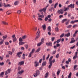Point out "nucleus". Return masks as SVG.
<instances>
[{
	"label": "nucleus",
	"instance_id": "1",
	"mask_svg": "<svg viewBox=\"0 0 78 78\" xmlns=\"http://www.w3.org/2000/svg\"><path fill=\"white\" fill-rule=\"evenodd\" d=\"M19 44L20 45H22L24 44L25 42H23V39L21 37H20L19 38Z\"/></svg>",
	"mask_w": 78,
	"mask_h": 78
},
{
	"label": "nucleus",
	"instance_id": "2",
	"mask_svg": "<svg viewBox=\"0 0 78 78\" xmlns=\"http://www.w3.org/2000/svg\"><path fill=\"white\" fill-rule=\"evenodd\" d=\"M40 36V31H39V29H38V31L36 35V40L37 39V38H39Z\"/></svg>",
	"mask_w": 78,
	"mask_h": 78
},
{
	"label": "nucleus",
	"instance_id": "3",
	"mask_svg": "<svg viewBox=\"0 0 78 78\" xmlns=\"http://www.w3.org/2000/svg\"><path fill=\"white\" fill-rule=\"evenodd\" d=\"M40 74V73L39 72V70H37L36 73H34L33 75L34 77H36L37 75H39Z\"/></svg>",
	"mask_w": 78,
	"mask_h": 78
},
{
	"label": "nucleus",
	"instance_id": "4",
	"mask_svg": "<svg viewBox=\"0 0 78 78\" xmlns=\"http://www.w3.org/2000/svg\"><path fill=\"white\" fill-rule=\"evenodd\" d=\"M23 52H19L17 53V55L18 56L19 58H21V55H20L22 54Z\"/></svg>",
	"mask_w": 78,
	"mask_h": 78
},
{
	"label": "nucleus",
	"instance_id": "5",
	"mask_svg": "<svg viewBox=\"0 0 78 78\" xmlns=\"http://www.w3.org/2000/svg\"><path fill=\"white\" fill-rule=\"evenodd\" d=\"M68 8H74V7H75V4H71L68 5Z\"/></svg>",
	"mask_w": 78,
	"mask_h": 78
},
{
	"label": "nucleus",
	"instance_id": "6",
	"mask_svg": "<svg viewBox=\"0 0 78 78\" xmlns=\"http://www.w3.org/2000/svg\"><path fill=\"white\" fill-rule=\"evenodd\" d=\"M47 10V8L45 7L43 9H41L39 10L40 12H45Z\"/></svg>",
	"mask_w": 78,
	"mask_h": 78
},
{
	"label": "nucleus",
	"instance_id": "7",
	"mask_svg": "<svg viewBox=\"0 0 78 78\" xmlns=\"http://www.w3.org/2000/svg\"><path fill=\"white\" fill-rule=\"evenodd\" d=\"M34 64L35 67H37V66H39V63L37 62V61H36L35 62Z\"/></svg>",
	"mask_w": 78,
	"mask_h": 78
},
{
	"label": "nucleus",
	"instance_id": "8",
	"mask_svg": "<svg viewBox=\"0 0 78 78\" xmlns=\"http://www.w3.org/2000/svg\"><path fill=\"white\" fill-rule=\"evenodd\" d=\"M11 72V69H8L5 71V75H8V73H9Z\"/></svg>",
	"mask_w": 78,
	"mask_h": 78
},
{
	"label": "nucleus",
	"instance_id": "9",
	"mask_svg": "<svg viewBox=\"0 0 78 78\" xmlns=\"http://www.w3.org/2000/svg\"><path fill=\"white\" fill-rule=\"evenodd\" d=\"M71 41L70 42V44H72V43H74V42H75V39L73 38H72Z\"/></svg>",
	"mask_w": 78,
	"mask_h": 78
},
{
	"label": "nucleus",
	"instance_id": "10",
	"mask_svg": "<svg viewBox=\"0 0 78 78\" xmlns=\"http://www.w3.org/2000/svg\"><path fill=\"white\" fill-rule=\"evenodd\" d=\"M41 14L42 15L38 16V17H41V18H44V15H43V14H44V13L43 12H41Z\"/></svg>",
	"mask_w": 78,
	"mask_h": 78
},
{
	"label": "nucleus",
	"instance_id": "11",
	"mask_svg": "<svg viewBox=\"0 0 78 78\" xmlns=\"http://www.w3.org/2000/svg\"><path fill=\"white\" fill-rule=\"evenodd\" d=\"M57 12H58V14H63V11L61 9H60V10H58Z\"/></svg>",
	"mask_w": 78,
	"mask_h": 78
},
{
	"label": "nucleus",
	"instance_id": "12",
	"mask_svg": "<svg viewBox=\"0 0 78 78\" xmlns=\"http://www.w3.org/2000/svg\"><path fill=\"white\" fill-rule=\"evenodd\" d=\"M46 45L48 46H52V43L51 42H49V43H47Z\"/></svg>",
	"mask_w": 78,
	"mask_h": 78
},
{
	"label": "nucleus",
	"instance_id": "13",
	"mask_svg": "<svg viewBox=\"0 0 78 78\" xmlns=\"http://www.w3.org/2000/svg\"><path fill=\"white\" fill-rule=\"evenodd\" d=\"M53 56H52L49 59V63L51 62V63H52V61H51V60H52V59H53Z\"/></svg>",
	"mask_w": 78,
	"mask_h": 78
},
{
	"label": "nucleus",
	"instance_id": "14",
	"mask_svg": "<svg viewBox=\"0 0 78 78\" xmlns=\"http://www.w3.org/2000/svg\"><path fill=\"white\" fill-rule=\"evenodd\" d=\"M23 64H24V61H22L19 62V65L20 66H22V65H23Z\"/></svg>",
	"mask_w": 78,
	"mask_h": 78
},
{
	"label": "nucleus",
	"instance_id": "15",
	"mask_svg": "<svg viewBox=\"0 0 78 78\" xmlns=\"http://www.w3.org/2000/svg\"><path fill=\"white\" fill-rule=\"evenodd\" d=\"M11 14V11L10 10H8L6 12V14L7 15H9V14Z\"/></svg>",
	"mask_w": 78,
	"mask_h": 78
},
{
	"label": "nucleus",
	"instance_id": "16",
	"mask_svg": "<svg viewBox=\"0 0 78 78\" xmlns=\"http://www.w3.org/2000/svg\"><path fill=\"white\" fill-rule=\"evenodd\" d=\"M23 72H24V70H22L21 71L18 72V73L20 74V75H22Z\"/></svg>",
	"mask_w": 78,
	"mask_h": 78
},
{
	"label": "nucleus",
	"instance_id": "17",
	"mask_svg": "<svg viewBox=\"0 0 78 78\" xmlns=\"http://www.w3.org/2000/svg\"><path fill=\"white\" fill-rule=\"evenodd\" d=\"M27 37V35H24L22 37V39H25Z\"/></svg>",
	"mask_w": 78,
	"mask_h": 78
},
{
	"label": "nucleus",
	"instance_id": "18",
	"mask_svg": "<svg viewBox=\"0 0 78 78\" xmlns=\"http://www.w3.org/2000/svg\"><path fill=\"white\" fill-rule=\"evenodd\" d=\"M42 27L44 30H45V29H46V25H45V24H44V25H43L42 26Z\"/></svg>",
	"mask_w": 78,
	"mask_h": 78
},
{
	"label": "nucleus",
	"instance_id": "19",
	"mask_svg": "<svg viewBox=\"0 0 78 78\" xmlns=\"http://www.w3.org/2000/svg\"><path fill=\"white\" fill-rule=\"evenodd\" d=\"M44 39H45L44 38H42L41 40V41L40 42H41L42 44H44Z\"/></svg>",
	"mask_w": 78,
	"mask_h": 78
},
{
	"label": "nucleus",
	"instance_id": "20",
	"mask_svg": "<svg viewBox=\"0 0 78 78\" xmlns=\"http://www.w3.org/2000/svg\"><path fill=\"white\" fill-rule=\"evenodd\" d=\"M2 23L3 24H4V25H8V23L5 21H2Z\"/></svg>",
	"mask_w": 78,
	"mask_h": 78
},
{
	"label": "nucleus",
	"instance_id": "21",
	"mask_svg": "<svg viewBox=\"0 0 78 78\" xmlns=\"http://www.w3.org/2000/svg\"><path fill=\"white\" fill-rule=\"evenodd\" d=\"M48 73L47 72V73L45 74V78H48Z\"/></svg>",
	"mask_w": 78,
	"mask_h": 78
},
{
	"label": "nucleus",
	"instance_id": "22",
	"mask_svg": "<svg viewBox=\"0 0 78 78\" xmlns=\"http://www.w3.org/2000/svg\"><path fill=\"white\" fill-rule=\"evenodd\" d=\"M17 38L16 37H15L13 39V41L14 42H17Z\"/></svg>",
	"mask_w": 78,
	"mask_h": 78
},
{
	"label": "nucleus",
	"instance_id": "23",
	"mask_svg": "<svg viewBox=\"0 0 78 78\" xmlns=\"http://www.w3.org/2000/svg\"><path fill=\"white\" fill-rule=\"evenodd\" d=\"M4 73H5V72H2L1 73L0 75V76L1 77H3V76Z\"/></svg>",
	"mask_w": 78,
	"mask_h": 78
},
{
	"label": "nucleus",
	"instance_id": "24",
	"mask_svg": "<svg viewBox=\"0 0 78 78\" xmlns=\"http://www.w3.org/2000/svg\"><path fill=\"white\" fill-rule=\"evenodd\" d=\"M70 33L69 32L68 34H66L65 35V36H66V37H69L70 36Z\"/></svg>",
	"mask_w": 78,
	"mask_h": 78
},
{
	"label": "nucleus",
	"instance_id": "25",
	"mask_svg": "<svg viewBox=\"0 0 78 78\" xmlns=\"http://www.w3.org/2000/svg\"><path fill=\"white\" fill-rule=\"evenodd\" d=\"M46 64H47V63H46V62H44L42 64V66H46Z\"/></svg>",
	"mask_w": 78,
	"mask_h": 78
},
{
	"label": "nucleus",
	"instance_id": "26",
	"mask_svg": "<svg viewBox=\"0 0 78 78\" xmlns=\"http://www.w3.org/2000/svg\"><path fill=\"white\" fill-rule=\"evenodd\" d=\"M60 72H61V70L60 69H58L57 72V75H59V74L60 73Z\"/></svg>",
	"mask_w": 78,
	"mask_h": 78
},
{
	"label": "nucleus",
	"instance_id": "27",
	"mask_svg": "<svg viewBox=\"0 0 78 78\" xmlns=\"http://www.w3.org/2000/svg\"><path fill=\"white\" fill-rule=\"evenodd\" d=\"M43 44L41 43V42H40L39 43H38L37 44V46H38V47H40V46H41V44Z\"/></svg>",
	"mask_w": 78,
	"mask_h": 78
},
{
	"label": "nucleus",
	"instance_id": "28",
	"mask_svg": "<svg viewBox=\"0 0 78 78\" xmlns=\"http://www.w3.org/2000/svg\"><path fill=\"white\" fill-rule=\"evenodd\" d=\"M7 35H5L4 36H3L2 37V38H3V39L4 40H5L6 39V38L7 37Z\"/></svg>",
	"mask_w": 78,
	"mask_h": 78
},
{
	"label": "nucleus",
	"instance_id": "29",
	"mask_svg": "<svg viewBox=\"0 0 78 78\" xmlns=\"http://www.w3.org/2000/svg\"><path fill=\"white\" fill-rule=\"evenodd\" d=\"M67 20V19H64L62 21V23H64L65 22H66Z\"/></svg>",
	"mask_w": 78,
	"mask_h": 78
},
{
	"label": "nucleus",
	"instance_id": "30",
	"mask_svg": "<svg viewBox=\"0 0 78 78\" xmlns=\"http://www.w3.org/2000/svg\"><path fill=\"white\" fill-rule=\"evenodd\" d=\"M32 53L31 52H30V53L29 54V55H28V57L29 58H31V56H32Z\"/></svg>",
	"mask_w": 78,
	"mask_h": 78
},
{
	"label": "nucleus",
	"instance_id": "31",
	"mask_svg": "<svg viewBox=\"0 0 78 78\" xmlns=\"http://www.w3.org/2000/svg\"><path fill=\"white\" fill-rule=\"evenodd\" d=\"M71 76H72V73H70L68 76V78H71Z\"/></svg>",
	"mask_w": 78,
	"mask_h": 78
},
{
	"label": "nucleus",
	"instance_id": "32",
	"mask_svg": "<svg viewBox=\"0 0 78 78\" xmlns=\"http://www.w3.org/2000/svg\"><path fill=\"white\" fill-rule=\"evenodd\" d=\"M40 50H41V48H40L36 50V51L37 53H38L39 52V51H40Z\"/></svg>",
	"mask_w": 78,
	"mask_h": 78
},
{
	"label": "nucleus",
	"instance_id": "33",
	"mask_svg": "<svg viewBox=\"0 0 78 78\" xmlns=\"http://www.w3.org/2000/svg\"><path fill=\"white\" fill-rule=\"evenodd\" d=\"M18 4V2H17V1L15 2L14 3V5L15 6H16V5H17Z\"/></svg>",
	"mask_w": 78,
	"mask_h": 78
},
{
	"label": "nucleus",
	"instance_id": "34",
	"mask_svg": "<svg viewBox=\"0 0 78 78\" xmlns=\"http://www.w3.org/2000/svg\"><path fill=\"white\" fill-rule=\"evenodd\" d=\"M58 5V3L57 2L56 3L55 5H54V8H56V6H57V5Z\"/></svg>",
	"mask_w": 78,
	"mask_h": 78
},
{
	"label": "nucleus",
	"instance_id": "35",
	"mask_svg": "<svg viewBox=\"0 0 78 78\" xmlns=\"http://www.w3.org/2000/svg\"><path fill=\"white\" fill-rule=\"evenodd\" d=\"M50 64V65H49V66H48V68L49 69H50V68H51V66H52V63H49Z\"/></svg>",
	"mask_w": 78,
	"mask_h": 78
},
{
	"label": "nucleus",
	"instance_id": "36",
	"mask_svg": "<svg viewBox=\"0 0 78 78\" xmlns=\"http://www.w3.org/2000/svg\"><path fill=\"white\" fill-rule=\"evenodd\" d=\"M34 51H35V49L33 48L32 49V51L30 52L33 54L34 53Z\"/></svg>",
	"mask_w": 78,
	"mask_h": 78
},
{
	"label": "nucleus",
	"instance_id": "37",
	"mask_svg": "<svg viewBox=\"0 0 78 78\" xmlns=\"http://www.w3.org/2000/svg\"><path fill=\"white\" fill-rule=\"evenodd\" d=\"M17 14H20V13H21V11H20V10H18V11H17Z\"/></svg>",
	"mask_w": 78,
	"mask_h": 78
},
{
	"label": "nucleus",
	"instance_id": "38",
	"mask_svg": "<svg viewBox=\"0 0 78 78\" xmlns=\"http://www.w3.org/2000/svg\"><path fill=\"white\" fill-rule=\"evenodd\" d=\"M56 51H54L51 53L52 55H55V53H56Z\"/></svg>",
	"mask_w": 78,
	"mask_h": 78
},
{
	"label": "nucleus",
	"instance_id": "39",
	"mask_svg": "<svg viewBox=\"0 0 78 78\" xmlns=\"http://www.w3.org/2000/svg\"><path fill=\"white\" fill-rule=\"evenodd\" d=\"M48 30L49 31H51V27H48Z\"/></svg>",
	"mask_w": 78,
	"mask_h": 78
},
{
	"label": "nucleus",
	"instance_id": "40",
	"mask_svg": "<svg viewBox=\"0 0 78 78\" xmlns=\"http://www.w3.org/2000/svg\"><path fill=\"white\" fill-rule=\"evenodd\" d=\"M78 27V25L77 24H76L73 26V28H75V27Z\"/></svg>",
	"mask_w": 78,
	"mask_h": 78
},
{
	"label": "nucleus",
	"instance_id": "41",
	"mask_svg": "<svg viewBox=\"0 0 78 78\" xmlns=\"http://www.w3.org/2000/svg\"><path fill=\"white\" fill-rule=\"evenodd\" d=\"M12 53V52H11V51H9V55H12V53Z\"/></svg>",
	"mask_w": 78,
	"mask_h": 78
},
{
	"label": "nucleus",
	"instance_id": "42",
	"mask_svg": "<svg viewBox=\"0 0 78 78\" xmlns=\"http://www.w3.org/2000/svg\"><path fill=\"white\" fill-rule=\"evenodd\" d=\"M59 54H58L56 55V57L57 58H59Z\"/></svg>",
	"mask_w": 78,
	"mask_h": 78
},
{
	"label": "nucleus",
	"instance_id": "43",
	"mask_svg": "<svg viewBox=\"0 0 78 78\" xmlns=\"http://www.w3.org/2000/svg\"><path fill=\"white\" fill-rule=\"evenodd\" d=\"M0 66H3L4 65V62H0Z\"/></svg>",
	"mask_w": 78,
	"mask_h": 78
},
{
	"label": "nucleus",
	"instance_id": "44",
	"mask_svg": "<svg viewBox=\"0 0 78 78\" xmlns=\"http://www.w3.org/2000/svg\"><path fill=\"white\" fill-rule=\"evenodd\" d=\"M67 28H71L72 27V25H69L67 27Z\"/></svg>",
	"mask_w": 78,
	"mask_h": 78
},
{
	"label": "nucleus",
	"instance_id": "45",
	"mask_svg": "<svg viewBox=\"0 0 78 78\" xmlns=\"http://www.w3.org/2000/svg\"><path fill=\"white\" fill-rule=\"evenodd\" d=\"M5 45H9V43L7 42H5Z\"/></svg>",
	"mask_w": 78,
	"mask_h": 78
},
{
	"label": "nucleus",
	"instance_id": "46",
	"mask_svg": "<svg viewBox=\"0 0 78 78\" xmlns=\"http://www.w3.org/2000/svg\"><path fill=\"white\" fill-rule=\"evenodd\" d=\"M40 17H39L38 18V20H41H41H42V18H40Z\"/></svg>",
	"mask_w": 78,
	"mask_h": 78
},
{
	"label": "nucleus",
	"instance_id": "47",
	"mask_svg": "<svg viewBox=\"0 0 78 78\" xmlns=\"http://www.w3.org/2000/svg\"><path fill=\"white\" fill-rule=\"evenodd\" d=\"M77 57V56L76 55H74L73 57V59H76V58Z\"/></svg>",
	"mask_w": 78,
	"mask_h": 78
},
{
	"label": "nucleus",
	"instance_id": "48",
	"mask_svg": "<svg viewBox=\"0 0 78 78\" xmlns=\"http://www.w3.org/2000/svg\"><path fill=\"white\" fill-rule=\"evenodd\" d=\"M78 67V65H75L74 66V69H76V68Z\"/></svg>",
	"mask_w": 78,
	"mask_h": 78
},
{
	"label": "nucleus",
	"instance_id": "49",
	"mask_svg": "<svg viewBox=\"0 0 78 78\" xmlns=\"http://www.w3.org/2000/svg\"><path fill=\"white\" fill-rule=\"evenodd\" d=\"M33 17L34 19L35 20H36V16L35 15H33Z\"/></svg>",
	"mask_w": 78,
	"mask_h": 78
},
{
	"label": "nucleus",
	"instance_id": "50",
	"mask_svg": "<svg viewBox=\"0 0 78 78\" xmlns=\"http://www.w3.org/2000/svg\"><path fill=\"white\" fill-rule=\"evenodd\" d=\"M75 45H74L72 47H71L70 48L71 49H73V48H75Z\"/></svg>",
	"mask_w": 78,
	"mask_h": 78
},
{
	"label": "nucleus",
	"instance_id": "51",
	"mask_svg": "<svg viewBox=\"0 0 78 78\" xmlns=\"http://www.w3.org/2000/svg\"><path fill=\"white\" fill-rule=\"evenodd\" d=\"M50 57V54H48L47 57L46 58V59L47 60L48 59V58Z\"/></svg>",
	"mask_w": 78,
	"mask_h": 78
},
{
	"label": "nucleus",
	"instance_id": "52",
	"mask_svg": "<svg viewBox=\"0 0 78 78\" xmlns=\"http://www.w3.org/2000/svg\"><path fill=\"white\" fill-rule=\"evenodd\" d=\"M42 59H40L39 60L38 63H41V62H42Z\"/></svg>",
	"mask_w": 78,
	"mask_h": 78
},
{
	"label": "nucleus",
	"instance_id": "53",
	"mask_svg": "<svg viewBox=\"0 0 78 78\" xmlns=\"http://www.w3.org/2000/svg\"><path fill=\"white\" fill-rule=\"evenodd\" d=\"M64 34H62V35L60 36V37H62L64 36Z\"/></svg>",
	"mask_w": 78,
	"mask_h": 78
},
{
	"label": "nucleus",
	"instance_id": "54",
	"mask_svg": "<svg viewBox=\"0 0 78 78\" xmlns=\"http://www.w3.org/2000/svg\"><path fill=\"white\" fill-rule=\"evenodd\" d=\"M61 41V39H60L58 40H57V43H59V42H60Z\"/></svg>",
	"mask_w": 78,
	"mask_h": 78
},
{
	"label": "nucleus",
	"instance_id": "55",
	"mask_svg": "<svg viewBox=\"0 0 78 78\" xmlns=\"http://www.w3.org/2000/svg\"><path fill=\"white\" fill-rule=\"evenodd\" d=\"M48 20V17H46L44 19V20H45V21H47Z\"/></svg>",
	"mask_w": 78,
	"mask_h": 78
},
{
	"label": "nucleus",
	"instance_id": "56",
	"mask_svg": "<svg viewBox=\"0 0 78 78\" xmlns=\"http://www.w3.org/2000/svg\"><path fill=\"white\" fill-rule=\"evenodd\" d=\"M68 9H69V8H67L65 9L64 10V11H67V10H68Z\"/></svg>",
	"mask_w": 78,
	"mask_h": 78
},
{
	"label": "nucleus",
	"instance_id": "57",
	"mask_svg": "<svg viewBox=\"0 0 78 78\" xmlns=\"http://www.w3.org/2000/svg\"><path fill=\"white\" fill-rule=\"evenodd\" d=\"M70 2L69 0L67 1L66 2V4H69V3Z\"/></svg>",
	"mask_w": 78,
	"mask_h": 78
},
{
	"label": "nucleus",
	"instance_id": "58",
	"mask_svg": "<svg viewBox=\"0 0 78 78\" xmlns=\"http://www.w3.org/2000/svg\"><path fill=\"white\" fill-rule=\"evenodd\" d=\"M3 6H4V7H7V5H6V4H5V3H4Z\"/></svg>",
	"mask_w": 78,
	"mask_h": 78
},
{
	"label": "nucleus",
	"instance_id": "59",
	"mask_svg": "<svg viewBox=\"0 0 78 78\" xmlns=\"http://www.w3.org/2000/svg\"><path fill=\"white\" fill-rule=\"evenodd\" d=\"M75 23V21H72L71 22V23Z\"/></svg>",
	"mask_w": 78,
	"mask_h": 78
},
{
	"label": "nucleus",
	"instance_id": "60",
	"mask_svg": "<svg viewBox=\"0 0 78 78\" xmlns=\"http://www.w3.org/2000/svg\"><path fill=\"white\" fill-rule=\"evenodd\" d=\"M7 7H11V5L10 4L7 5Z\"/></svg>",
	"mask_w": 78,
	"mask_h": 78
},
{
	"label": "nucleus",
	"instance_id": "61",
	"mask_svg": "<svg viewBox=\"0 0 78 78\" xmlns=\"http://www.w3.org/2000/svg\"><path fill=\"white\" fill-rule=\"evenodd\" d=\"M55 37H52L51 38L52 41H54V40H55Z\"/></svg>",
	"mask_w": 78,
	"mask_h": 78
},
{
	"label": "nucleus",
	"instance_id": "62",
	"mask_svg": "<svg viewBox=\"0 0 78 78\" xmlns=\"http://www.w3.org/2000/svg\"><path fill=\"white\" fill-rule=\"evenodd\" d=\"M56 46L57 47H59V46H60V44H56Z\"/></svg>",
	"mask_w": 78,
	"mask_h": 78
},
{
	"label": "nucleus",
	"instance_id": "63",
	"mask_svg": "<svg viewBox=\"0 0 78 78\" xmlns=\"http://www.w3.org/2000/svg\"><path fill=\"white\" fill-rule=\"evenodd\" d=\"M55 30H56V31H58V28L56 27L55 28Z\"/></svg>",
	"mask_w": 78,
	"mask_h": 78
},
{
	"label": "nucleus",
	"instance_id": "64",
	"mask_svg": "<svg viewBox=\"0 0 78 78\" xmlns=\"http://www.w3.org/2000/svg\"><path fill=\"white\" fill-rule=\"evenodd\" d=\"M53 2V1L51 0H50L49 1V3H51Z\"/></svg>",
	"mask_w": 78,
	"mask_h": 78
}]
</instances>
